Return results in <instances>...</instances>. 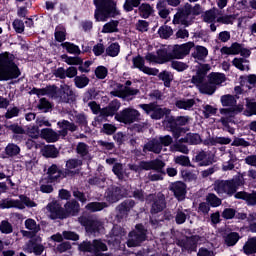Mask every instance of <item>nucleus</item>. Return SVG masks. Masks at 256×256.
<instances>
[{"mask_svg": "<svg viewBox=\"0 0 256 256\" xmlns=\"http://www.w3.org/2000/svg\"><path fill=\"white\" fill-rule=\"evenodd\" d=\"M241 185H243V180H241V177L236 176L230 180L215 181L213 184V189L215 192H217L219 197H223L224 195L231 197L237 193V189H239Z\"/></svg>", "mask_w": 256, "mask_h": 256, "instance_id": "nucleus-3", "label": "nucleus"}, {"mask_svg": "<svg viewBox=\"0 0 256 256\" xmlns=\"http://www.w3.org/2000/svg\"><path fill=\"white\" fill-rule=\"evenodd\" d=\"M170 190L174 193L178 201H183L187 193V186L183 182L173 183L170 187Z\"/></svg>", "mask_w": 256, "mask_h": 256, "instance_id": "nucleus-24", "label": "nucleus"}, {"mask_svg": "<svg viewBox=\"0 0 256 256\" xmlns=\"http://www.w3.org/2000/svg\"><path fill=\"white\" fill-rule=\"evenodd\" d=\"M48 177L51 181H57L59 179V168L57 165L53 164L50 168H48Z\"/></svg>", "mask_w": 256, "mask_h": 256, "instance_id": "nucleus-60", "label": "nucleus"}, {"mask_svg": "<svg viewBox=\"0 0 256 256\" xmlns=\"http://www.w3.org/2000/svg\"><path fill=\"white\" fill-rule=\"evenodd\" d=\"M77 213H79V202L72 200V201H68L64 205L65 219H67V217H75Z\"/></svg>", "mask_w": 256, "mask_h": 256, "instance_id": "nucleus-26", "label": "nucleus"}, {"mask_svg": "<svg viewBox=\"0 0 256 256\" xmlns=\"http://www.w3.org/2000/svg\"><path fill=\"white\" fill-rule=\"evenodd\" d=\"M40 137L47 141V143H57L61 139L59 132H55L51 128H43L40 131Z\"/></svg>", "mask_w": 256, "mask_h": 256, "instance_id": "nucleus-23", "label": "nucleus"}, {"mask_svg": "<svg viewBox=\"0 0 256 256\" xmlns=\"http://www.w3.org/2000/svg\"><path fill=\"white\" fill-rule=\"evenodd\" d=\"M221 103L223 107H230L220 109L221 115H224V117L220 119V122L222 125L226 126L229 121H231V117H233L235 113H241V111H243V107L235 106L237 105V100H235V96L229 94L221 97Z\"/></svg>", "mask_w": 256, "mask_h": 256, "instance_id": "nucleus-5", "label": "nucleus"}, {"mask_svg": "<svg viewBox=\"0 0 256 256\" xmlns=\"http://www.w3.org/2000/svg\"><path fill=\"white\" fill-rule=\"evenodd\" d=\"M57 126L60 128L58 133L62 139H65L66 136L69 135V131L71 133H75V131L79 129V127L75 123L69 122V120L58 121Z\"/></svg>", "mask_w": 256, "mask_h": 256, "instance_id": "nucleus-20", "label": "nucleus"}, {"mask_svg": "<svg viewBox=\"0 0 256 256\" xmlns=\"http://www.w3.org/2000/svg\"><path fill=\"white\" fill-rule=\"evenodd\" d=\"M141 0H126L123 7L127 13L133 11L134 7H140Z\"/></svg>", "mask_w": 256, "mask_h": 256, "instance_id": "nucleus-58", "label": "nucleus"}, {"mask_svg": "<svg viewBox=\"0 0 256 256\" xmlns=\"http://www.w3.org/2000/svg\"><path fill=\"white\" fill-rule=\"evenodd\" d=\"M0 232L3 233V235H11V233H13V224L7 220H2L0 222Z\"/></svg>", "mask_w": 256, "mask_h": 256, "instance_id": "nucleus-51", "label": "nucleus"}, {"mask_svg": "<svg viewBox=\"0 0 256 256\" xmlns=\"http://www.w3.org/2000/svg\"><path fill=\"white\" fill-rule=\"evenodd\" d=\"M189 116H179L177 118H169L168 123L176 127H183L189 123Z\"/></svg>", "mask_w": 256, "mask_h": 256, "instance_id": "nucleus-45", "label": "nucleus"}, {"mask_svg": "<svg viewBox=\"0 0 256 256\" xmlns=\"http://www.w3.org/2000/svg\"><path fill=\"white\" fill-rule=\"evenodd\" d=\"M195 47V43L187 42L182 45H175L172 49L171 55L172 59H184L191 53V49Z\"/></svg>", "mask_w": 256, "mask_h": 256, "instance_id": "nucleus-14", "label": "nucleus"}, {"mask_svg": "<svg viewBox=\"0 0 256 256\" xmlns=\"http://www.w3.org/2000/svg\"><path fill=\"white\" fill-rule=\"evenodd\" d=\"M139 117H141V113L134 108H125L119 114L115 115V119L120 123H125V125H131V123L139 121Z\"/></svg>", "mask_w": 256, "mask_h": 256, "instance_id": "nucleus-10", "label": "nucleus"}, {"mask_svg": "<svg viewBox=\"0 0 256 256\" xmlns=\"http://www.w3.org/2000/svg\"><path fill=\"white\" fill-rule=\"evenodd\" d=\"M236 199H243L247 205H256V192L248 193L240 191L235 194Z\"/></svg>", "mask_w": 256, "mask_h": 256, "instance_id": "nucleus-28", "label": "nucleus"}, {"mask_svg": "<svg viewBox=\"0 0 256 256\" xmlns=\"http://www.w3.org/2000/svg\"><path fill=\"white\" fill-rule=\"evenodd\" d=\"M89 78L85 75L76 76L74 83L78 89H83L89 85Z\"/></svg>", "mask_w": 256, "mask_h": 256, "instance_id": "nucleus-50", "label": "nucleus"}, {"mask_svg": "<svg viewBox=\"0 0 256 256\" xmlns=\"http://www.w3.org/2000/svg\"><path fill=\"white\" fill-rule=\"evenodd\" d=\"M62 59H64L67 65H81V63H83V60L79 57H69L67 55H63Z\"/></svg>", "mask_w": 256, "mask_h": 256, "instance_id": "nucleus-64", "label": "nucleus"}, {"mask_svg": "<svg viewBox=\"0 0 256 256\" xmlns=\"http://www.w3.org/2000/svg\"><path fill=\"white\" fill-rule=\"evenodd\" d=\"M216 23H222V25H233L235 23V15H223L216 19Z\"/></svg>", "mask_w": 256, "mask_h": 256, "instance_id": "nucleus-56", "label": "nucleus"}, {"mask_svg": "<svg viewBox=\"0 0 256 256\" xmlns=\"http://www.w3.org/2000/svg\"><path fill=\"white\" fill-rule=\"evenodd\" d=\"M26 207H37V204L33 202L29 197L21 195L19 200L3 199L0 201L1 209H25Z\"/></svg>", "mask_w": 256, "mask_h": 256, "instance_id": "nucleus-7", "label": "nucleus"}, {"mask_svg": "<svg viewBox=\"0 0 256 256\" xmlns=\"http://www.w3.org/2000/svg\"><path fill=\"white\" fill-rule=\"evenodd\" d=\"M64 95L61 96V101L63 103H72L75 100V94H73V90L68 86L62 88Z\"/></svg>", "mask_w": 256, "mask_h": 256, "instance_id": "nucleus-44", "label": "nucleus"}, {"mask_svg": "<svg viewBox=\"0 0 256 256\" xmlns=\"http://www.w3.org/2000/svg\"><path fill=\"white\" fill-rule=\"evenodd\" d=\"M174 161L177 165H181L182 167H190L191 166V160H189L188 156H177L174 158Z\"/></svg>", "mask_w": 256, "mask_h": 256, "instance_id": "nucleus-63", "label": "nucleus"}, {"mask_svg": "<svg viewBox=\"0 0 256 256\" xmlns=\"http://www.w3.org/2000/svg\"><path fill=\"white\" fill-rule=\"evenodd\" d=\"M188 210H183L181 208H178L176 210V215H175V221L177 225H183L185 221H187V218L189 217V214H186Z\"/></svg>", "mask_w": 256, "mask_h": 256, "instance_id": "nucleus-48", "label": "nucleus"}, {"mask_svg": "<svg viewBox=\"0 0 256 256\" xmlns=\"http://www.w3.org/2000/svg\"><path fill=\"white\" fill-rule=\"evenodd\" d=\"M26 135H28V137H31V139H39V137H41V131L39 130V126L33 125L28 127Z\"/></svg>", "mask_w": 256, "mask_h": 256, "instance_id": "nucleus-57", "label": "nucleus"}, {"mask_svg": "<svg viewBox=\"0 0 256 256\" xmlns=\"http://www.w3.org/2000/svg\"><path fill=\"white\" fill-rule=\"evenodd\" d=\"M206 201L211 205V207H219V205H221V198L217 197V195L213 193L208 194Z\"/></svg>", "mask_w": 256, "mask_h": 256, "instance_id": "nucleus-59", "label": "nucleus"}, {"mask_svg": "<svg viewBox=\"0 0 256 256\" xmlns=\"http://www.w3.org/2000/svg\"><path fill=\"white\" fill-rule=\"evenodd\" d=\"M158 34L162 39H169V37L173 35V29L169 26H162L159 28Z\"/></svg>", "mask_w": 256, "mask_h": 256, "instance_id": "nucleus-62", "label": "nucleus"}, {"mask_svg": "<svg viewBox=\"0 0 256 256\" xmlns=\"http://www.w3.org/2000/svg\"><path fill=\"white\" fill-rule=\"evenodd\" d=\"M133 207H135V201L134 200H125L122 203H120L117 207H116V217L117 219L121 220V219H125L127 218V216L129 215V211H131V209H133Z\"/></svg>", "mask_w": 256, "mask_h": 256, "instance_id": "nucleus-19", "label": "nucleus"}, {"mask_svg": "<svg viewBox=\"0 0 256 256\" xmlns=\"http://www.w3.org/2000/svg\"><path fill=\"white\" fill-rule=\"evenodd\" d=\"M105 207H107V203L105 202H91L88 205H86V209L92 212L103 211Z\"/></svg>", "mask_w": 256, "mask_h": 256, "instance_id": "nucleus-52", "label": "nucleus"}, {"mask_svg": "<svg viewBox=\"0 0 256 256\" xmlns=\"http://www.w3.org/2000/svg\"><path fill=\"white\" fill-rule=\"evenodd\" d=\"M175 105L178 109H185L187 111L195 105V99H180L175 102Z\"/></svg>", "mask_w": 256, "mask_h": 256, "instance_id": "nucleus-41", "label": "nucleus"}, {"mask_svg": "<svg viewBox=\"0 0 256 256\" xmlns=\"http://www.w3.org/2000/svg\"><path fill=\"white\" fill-rule=\"evenodd\" d=\"M102 33H119V20H111L104 24Z\"/></svg>", "mask_w": 256, "mask_h": 256, "instance_id": "nucleus-33", "label": "nucleus"}, {"mask_svg": "<svg viewBox=\"0 0 256 256\" xmlns=\"http://www.w3.org/2000/svg\"><path fill=\"white\" fill-rule=\"evenodd\" d=\"M205 159H207V152L200 151L195 156L194 161H196V163H199L200 167H207L213 163L211 162V160H205Z\"/></svg>", "mask_w": 256, "mask_h": 256, "instance_id": "nucleus-35", "label": "nucleus"}, {"mask_svg": "<svg viewBox=\"0 0 256 256\" xmlns=\"http://www.w3.org/2000/svg\"><path fill=\"white\" fill-rule=\"evenodd\" d=\"M240 238L239 233L231 232L226 236L225 243L228 245V247H233V245L237 244V241H239Z\"/></svg>", "mask_w": 256, "mask_h": 256, "instance_id": "nucleus-53", "label": "nucleus"}, {"mask_svg": "<svg viewBox=\"0 0 256 256\" xmlns=\"http://www.w3.org/2000/svg\"><path fill=\"white\" fill-rule=\"evenodd\" d=\"M147 240V229L142 224H137L135 230L128 234L127 247H140Z\"/></svg>", "mask_w": 256, "mask_h": 256, "instance_id": "nucleus-8", "label": "nucleus"}, {"mask_svg": "<svg viewBox=\"0 0 256 256\" xmlns=\"http://www.w3.org/2000/svg\"><path fill=\"white\" fill-rule=\"evenodd\" d=\"M243 44L237 42L232 43L230 47L224 46L221 48L222 55H239L241 53V48Z\"/></svg>", "mask_w": 256, "mask_h": 256, "instance_id": "nucleus-29", "label": "nucleus"}, {"mask_svg": "<svg viewBox=\"0 0 256 256\" xmlns=\"http://www.w3.org/2000/svg\"><path fill=\"white\" fill-rule=\"evenodd\" d=\"M5 153L8 157H17L21 153V148L17 144L10 143L6 146Z\"/></svg>", "mask_w": 256, "mask_h": 256, "instance_id": "nucleus-47", "label": "nucleus"}, {"mask_svg": "<svg viewBox=\"0 0 256 256\" xmlns=\"http://www.w3.org/2000/svg\"><path fill=\"white\" fill-rule=\"evenodd\" d=\"M147 151H150L151 153H155L156 155H159V153L163 151L161 142H159L157 138H154L148 141L143 147V153H147Z\"/></svg>", "mask_w": 256, "mask_h": 256, "instance_id": "nucleus-25", "label": "nucleus"}, {"mask_svg": "<svg viewBox=\"0 0 256 256\" xmlns=\"http://www.w3.org/2000/svg\"><path fill=\"white\" fill-rule=\"evenodd\" d=\"M140 109H143L147 115H150L151 119H162L165 117L166 109L161 108L157 103L140 104Z\"/></svg>", "mask_w": 256, "mask_h": 256, "instance_id": "nucleus-12", "label": "nucleus"}, {"mask_svg": "<svg viewBox=\"0 0 256 256\" xmlns=\"http://www.w3.org/2000/svg\"><path fill=\"white\" fill-rule=\"evenodd\" d=\"M221 83H225L224 74L212 72L208 75V85H221Z\"/></svg>", "mask_w": 256, "mask_h": 256, "instance_id": "nucleus-31", "label": "nucleus"}, {"mask_svg": "<svg viewBox=\"0 0 256 256\" xmlns=\"http://www.w3.org/2000/svg\"><path fill=\"white\" fill-rule=\"evenodd\" d=\"M156 55L158 56L159 65H163V63H168V61H173L171 52H167V49L157 50Z\"/></svg>", "mask_w": 256, "mask_h": 256, "instance_id": "nucleus-34", "label": "nucleus"}, {"mask_svg": "<svg viewBox=\"0 0 256 256\" xmlns=\"http://www.w3.org/2000/svg\"><path fill=\"white\" fill-rule=\"evenodd\" d=\"M185 142H176L171 146V151H178L179 153H183L184 155H189V148L187 145L183 144Z\"/></svg>", "mask_w": 256, "mask_h": 256, "instance_id": "nucleus-54", "label": "nucleus"}, {"mask_svg": "<svg viewBox=\"0 0 256 256\" xmlns=\"http://www.w3.org/2000/svg\"><path fill=\"white\" fill-rule=\"evenodd\" d=\"M42 241L43 239L40 236H34L25 244L24 251L26 253H34L36 256L43 255L45 246L41 244Z\"/></svg>", "mask_w": 256, "mask_h": 256, "instance_id": "nucleus-11", "label": "nucleus"}, {"mask_svg": "<svg viewBox=\"0 0 256 256\" xmlns=\"http://www.w3.org/2000/svg\"><path fill=\"white\" fill-rule=\"evenodd\" d=\"M243 250L246 255H253V253H256V237L248 239Z\"/></svg>", "mask_w": 256, "mask_h": 256, "instance_id": "nucleus-40", "label": "nucleus"}, {"mask_svg": "<svg viewBox=\"0 0 256 256\" xmlns=\"http://www.w3.org/2000/svg\"><path fill=\"white\" fill-rule=\"evenodd\" d=\"M138 12L140 17L143 19H149V17H151V15L154 13L153 6H151L149 3H142L138 7Z\"/></svg>", "mask_w": 256, "mask_h": 256, "instance_id": "nucleus-30", "label": "nucleus"}, {"mask_svg": "<svg viewBox=\"0 0 256 256\" xmlns=\"http://www.w3.org/2000/svg\"><path fill=\"white\" fill-rule=\"evenodd\" d=\"M176 244L178 247H181L182 251H195V247H197V237H185L177 240Z\"/></svg>", "mask_w": 256, "mask_h": 256, "instance_id": "nucleus-22", "label": "nucleus"}, {"mask_svg": "<svg viewBox=\"0 0 256 256\" xmlns=\"http://www.w3.org/2000/svg\"><path fill=\"white\" fill-rule=\"evenodd\" d=\"M201 141V136L193 133H188L185 137L179 139V143H188V145H199Z\"/></svg>", "mask_w": 256, "mask_h": 256, "instance_id": "nucleus-32", "label": "nucleus"}, {"mask_svg": "<svg viewBox=\"0 0 256 256\" xmlns=\"http://www.w3.org/2000/svg\"><path fill=\"white\" fill-rule=\"evenodd\" d=\"M112 171L114 175H116V177L120 179V181H123L125 177H129V175H127V172H125V168H123V164L121 163H115Z\"/></svg>", "mask_w": 256, "mask_h": 256, "instance_id": "nucleus-39", "label": "nucleus"}, {"mask_svg": "<svg viewBox=\"0 0 256 256\" xmlns=\"http://www.w3.org/2000/svg\"><path fill=\"white\" fill-rule=\"evenodd\" d=\"M24 225L25 228L28 229V231H31L34 235L41 231V225L37 224V221L33 220L32 218L26 219Z\"/></svg>", "mask_w": 256, "mask_h": 256, "instance_id": "nucleus-36", "label": "nucleus"}, {"mask_svg": "<svg viewBox=\"0 0 256 256\" xmlns=\"http://www.w3.org/2000/svg\"><path fill=\"white\" fill-rule=\"evenodd\" d=\"M207 55H209V51L203 46H196L192 53V57H194V59H198V61H203Z\"/></svg>", "mask_w": 256, "mask_h": 256, "instance_id": "nucleus-38", "label": "nucleus"}, {"mask_svg": "<svg viewBox=\"0 0 256 256\" xmlns=\"http://www.w3.org/2000/svg\"><path fill=\"white\" fill-rule=\"evenodd\" d=\"M94 5L96 6L94 15L96 21H107L109 17L119 15L113 0H94Z\"/></svg>", "mask_w": 256, "mask_h": 256, "instance_id": "nucleus-4", "label": "nucleus"}, {"mask_svg": "<svg viewBox=\"0 0 256 256\" xmlns=\"http://www.w3.org/2000/svg\"><path fill=\"white\" fill-rule=\"evenodd\" d=\"M76 153L82 159L89 157V145L85 144L84 142H79L76 145Z\"/></svg>", "mask_w": 256, "mask_h": 256, "instance_id": "nucleus-42", "label": "nucleus"}, {"mask_svg": "<svg viewBox=\"0 0 256 256\" xmlns=\"http://www.w3.org/2000/svg\"><path fill=\"white\" fill-rule=\"evenodd\" d=\"M81 165H83V161L81 159L71 158L66 161V171L68 173H73L71 170L77 169V167H81Z\"/></svg>", "mask_w": 256, "mask_h": 256, "instance_id": "nucleus-46", "label": "nucleus"}, {"mask_svg": "<svg viewBox=\"0 0 256 256\" xmlns=\"http://www.w3.org/2000/svg\"><path fill=\"white\" fill-rule=\"evenodd\" d=\"M232 63L240 71H249V60L245 58H235Z\"/></svg>", "mask_w": 256, "mask_h": 256, "instance_id": "nucleus-43", "label": "nucleus"}, {"mask_svg": "<svg viewBox=\"0 0 256 256\" xmlns=\"http://www.w3.org/2000/svg\"><path fill=\"white\" fill-rule=\"evenodd\" d=\"M211 71V66L209 64L201 65L196 74L192 76L191 83L197 87L200 93L204 95H213L217 91V87L211 84H208L207 73Z\"/></svg>", "mask_w": 256, "mask_h": 256, "instance_id": "nucleus-1", "label": "nucleus"}, {"mask_svg": "<svg viewBox=\"0 0 256 256\" xmlns=\"http://www.w3.org/2000/svg\"><path fill=\"white\" fill-rule=\"evenodd\" d=\"M174 25H185L189 27L193 23V16L191 15V8H185L182 12H178L173 19Z\"/></svg>", "mask_w": 256, "mask_h": 256, "instance_id": "nucleus-17", "label": "nucleus"}, {"mask_svg": "<svg viewBox=\"0 0 256 256\" xmlns=\"http://www.w3.org/2000/svg\"><path fill=\"white\" fill-rule=\"evenodd\" d=\"M217 15H221V11L216 8H212L205 12V14L203 15V20L205 21V23H213V21L217 19Z\"/></svg>", "mask_w": 256, "mask_h": 256, "instance_id": "nucleus-37", "label": "nucleus"}, {"mask_svg": "<svg viewBox=\"0 0 256 256\" xmlns=\"http://www.w3.org/2000/svg\"><path fill=\"white\" fill-rule=\"evenodd\" d=\"M125 195H127L125 189L119 186H112L106 191V201H108L109 203H117V201L123 199Z\"/></svg>", "mask_w": 256, "mask_h": 256, "instance_id": "nucleus-16", "label": "nucleus"}, {"mask_svg": "<svg viewBox=\"0 0 256 256\" xmlns=\"http://www.w3.org/2000/svg\"><path fill=\"white\" fill-rule=\"evenodd\" d=\"M88 107H90L94 115H99L100 113V117H113L121 108V102L117 99L112 100L107 107L101 109V106L97 102L92 101L88 103Z\"/></svg>", "mask_w": 256, "mask_h": 256, "instance_id": "nucleus-6", "label": "nucleus"}, {"mask_svg": "<svg viewBox=\"0 0 256 256\" xmlns=\"http://www.w3.org/2000/svg\"><path fill=\"white\" fill-rule=\"evenodd\" d=\"M107 244L101 240H93L92 242H83L80 244L81 251H87L95 256L102 254V252L108 251Z\"/></svg>", "mask_w": 256, "mask_h": 256, "instance_id": "nucleus-9", "label": "nucleus"}, {"mask_svg": "<svg viewBox=\"0 0 256 256\" xmlns=\"http://www.w3.org/2000/svg\"><path fill=\"white\" fill-rule=\"evenodd\" d=\"M78 221L83 225V227H86V231L89 233H97L100 229H103V223L98 219L89 218L87 216H80Z\"/></svg>", "mask_w": 256, "mask_h": 256, "instance_id": "nucleus-13", "label": "nucleus"}, {"mask_svg": "<svg viewBox=\"0 0 256 256\" xmlns=\"http://www.w3.org/2000/svg\"><path fill=\"white\" fill-rule=\"evenodd\" d=\"M61 46L64 49H66L68 53H71L72 55H81V49H79V46L71 42H64L61 44Z\"/></svg>", "mask_w": 256, "mask_h": 256, "instance_id": "nucleus-49", "label": "nucleus"}, {"mask_svg": "<svg viewBox=\"0 0 256 256\" xmlns=\"http://www.w3.org/2000/svg\"><path fill=\"white\" fill-rule=\"evenodd\" d=\"M159 79L164 82L166 87H171V81H173V74L169 71H163L159 74Z\"/></svg>", "mask_w": 256, "mask_h": 256, "instance_id": "nucleus-55", "label": "nucleus"}, {"mask_svg": "<svg viewBox=\"0 0 256 256\" xmlns=\"http://www.w3.org/2000/svg\"><path fill=\"white\" fill-rule=\"evenodd\" d=\"M19 75L21 71L13 61V56H9V53L0 54V81L17 79Z\"/></svg>", "mask_w": 256, "mask_h": 256, "instance_id": "nucleus-2", "label": "nucleus"}, {"mask_svg": "<svg viewBox=\"0 0 256 256\" xmlns=\"http://www.w3.org/2000/svg\"><path fill=\"white\" fill-rule=\"evenodd\" d=\"M50 219H65V210L58 201H52L46 206Z\"/></svg>", "mask_w": 256, "mask_h": 256, "instance_id": "nucleus-15", "label": "nucleus"}, {"mask_svg": "<svg viewBox=\"0 0 256 256\" xmlns=\"http://www.w3.org/2000/svg\"><path fill=\"white\" fill-rule=\"evenodd\" d=\"M132 63L136 69H139L143 73H146V75H158L159 74L158 69L145 66V59H143V57H141V56H137V57L133 58Z\"/></svg>", "mask_w": 256, "mask_h": 256, "instance_id": "nucleus-21", "label": "nucleus"}, {"mask_svg": "<svg viewBox=\"0 0 256 256\" xmlns=\"http://www.w3.org/2000/svg\"><path fill=\"white\" fill-rule=\"evenodd\" d=\"M120 46L117 43H112L107 49L106 54L109 55V57H117L119 55Z\"/></svg>", "mask_w": 256, "mask_h": 256, "instance_id": "nucleus-61", "label": "nucleus"}, {"mask_svg": "<svg viewBox=\"0 0 256 256\" xmlns=\"http://www.w3.org/2000/svg\"><path fill=\"white\" fill-rule=\"evenodd\" d=\"M165 168V162L160 159H155L152 161H141L140 169L141 171H156L157 173H161Z\"/></svg>", "mask_w": 256, "mask_h": 256, "instance_id": "nucleus-18", "label": "nucleus"}, {"mask_svg": "<svg viewBox=\"0 0 256 256\" xmlns=\"http://www.w3.org/2000/svg\"><path fill=\"white\" fill-rule=\"evenodd\" d=\"M165 207H167V204L165 202V195L158 194L152 204L151 213L153 215H156V213H161V211H163V209H165Z\"/></svg>", "mask_w": 256, "mask_h": 256, "instance_id": "nucleus-27", "label": "nucleus"}]
</instances>
